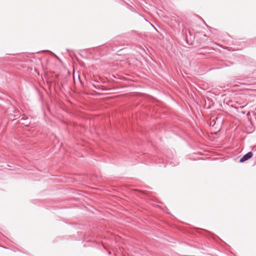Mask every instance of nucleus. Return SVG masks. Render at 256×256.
Returning a JSON list of instances; mask_svg holds the SVG:
<instances>
[{"instance_id": "1", "label": "nucleus", "mask_w": 256, "mask_h": 256, "mask_svg": "<svg viewBox=\"0 0 256 256\" xmlns=\"http://www.w3.org/2000/svg\"><path fill=\"white\" fill-rule=\"evenodd\" d=\"M253 156V153L252 152H249L246 154H244L242 158L240 160V162H243L248 159L250 158Z\"/></svg>"}, {"instance_id": "2", "label": "nucleus", "mask_w": 256, "mask_h": 256, "mask_svg": "<svg viewBox=\"0 0 256 256\" xmlns=\"http://www.w3.org/2000/svg\"><path fill=\"white\" fill-rule=\"evenodd\" d=\"M94 83L92 84V86L96 89L100 88V86L98 84V82L94 81Z\"/></svg>"}, {"instance_id": "3", "label": "nucleus", "mask_w": 256, "mask_h": 256, "mask_svg": "<svg viewBox=\"0 0 256 256\" xmlns=\"http://www.w3.org/2000/svg\"><path fill=\"white\" fill-rule=\"evenodd\" d=\"M30 122H26V123L22 122V124H24L26 126H28Z\"/></svg>"}]
</instances>
